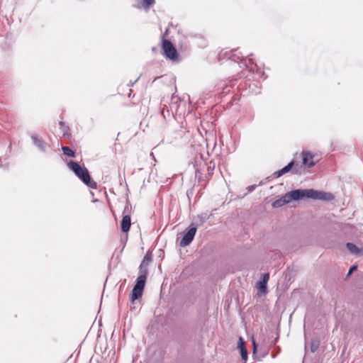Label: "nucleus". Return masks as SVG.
<instances>
[{
    "label": "nucleus",
    "instance_id": "f257e3e1",
    "mask_svg": "<svg viewBox=\"0 0 363 363\" xmlns=\"http://www.w3.org/2000/svg\"><path fill=\"white\" fill-rule=\"evenodd\" d=\"M333 196L330 193L318 191L313 189H297L286 193L281 198L272 203L273 208H279L291 201L303 199H313L318 201H330Z\"/></svg>",
    "mask_w": 363,
    "mask_h": 363
},
{
    "label": "nucleus",
    "instance_id": "f03ea898",
    "mask_svg": "<svg viewBox=\"0 0 363 363\" xmlns=\"http://www.w3.org/2000/svg\"><path fill=\"white\" fill-rule=\"evenodd\" d=\"M67 167L89 188L92 189L97 188L96 182L92 179L88 169L84 165H81L76 161L70 160L67 162Z\"/></svg>",
    "mask_w": 363,
    "mask_h": 363
},
{
    "label": "nucleus",
    "instance_id": "7ed1b4c3",
    "mask_svg": "<svg viewBox=\"0 0 363 363\" xmlns=\"http://www.w3.org/2000/svg\"><path fill=\"white\" fill-rule=\"evenodd\" d=\"M252 54L248 55L249 63H247L246 60L244 59L242 54L241 52H238V50H234L228 57V59L238 63L240 67H242V65L247 68L250 72H252V73L255 72L259 77L262 78L264 75V72L256 63L252 62Z\"/></svg>",
    "mask_w": 363,
    "mask_h": 363
},
{
    "label": "nucleus",
    "instance_id": "20e7f679",
    "mask_svg": "<svg viewBox=\"0 0 363 363\" xmlns=\"http://www.w3.org/2000/svg\"><path fill=\"white\" fill-rule=\"evenodd\" d=\"M162 47L163 55L167 59L172 61H175L179 59V53L169 40L162 39Z\"/></svg>",
    "mask_w": 363,
    "mask_h": 363
},
{
    "label": "nucleus",
    "instance_id": "39448f33",
    "mask_svg": "<svg viewBox=\"0 0 363 363\" xmlns=\"http://www.w3.org/2000/svg\"><path fill=\"white\" fill-rule=\"evenodd\" d=\"M197 231L196 226L191 223L183 232L182 238L179 242V246L184 247L189 245L193 241Z\"/></svg>",
    "mask_w": 363,
    "mask_h": 363
},
{
    "label": "nucleus",
    "instance_id": "423d86ee",
    "mask_svg": "<svg viewBox=\"0 0 363 363\" xmlns=\"http://www.w3.org/2000/svg\"><path fill=\"white\" fill-rule=\"evenodd\" d=\"M145 284L146 281H143L142 279H136V283L134 285L130 295V300L132 303H134L135 300H138L142 297Z\"/></svg>",
    "mask_w": 363,
    "mask_h": 363
},
{
    "label": "nucleus",
    "instance_id": "0eeeda50",
    "mask_svg": "<svg viewBox=\"0 0 363 363\" xmlns=\"http://www.w3.org/2000/svg\"><path fill=\"white\" fill-rule=\"evenodd\" d=\"M33 145L43 154H47L51 150V146L42 138L34 133L30 134Z\"/></svg>",
    "mask_w": 363,
    "mask_h": 363
},
{
    "label": "nucleus",
    "instance_id": "6e6552de",
    "mask_svg": "<svg viewBox=\"0 0 363 363\" xmlns=\"http://www.w3.org/2000/svg\"><path fill=\"white\" fill-rule=\"evenodd\" d=\"M128 208H129V206H128V201L124 208V210L123 212V216L122 220L121 222V229L123 233H128V231L130 230V228L131 225L130 216L128 214H125L126 212L128 211Z\"/></svg>",
    "mask_w": 363,
    "mask_h": 363
},
{
    "label": "nucleus",
    "instance_id": "1a4fd4ad",
    "mask_svg": "<svg viewBox=\"0 0 363 363\" xmlns=\"http://www.w3.org/2000/svg\"><path fill=\"white\" fill-rule=\"evenodd\" d=\"M282 169L286 173L291 172V174L296 175H301L303 172L302 167L294 160H292Z\"/></svg>",
    "mask_w": 363,
    "mask_h": 363
},
{
    "label": "nucleus",
    "instance_id": "9d476101",
    "mask_svg": "<svg viewBox=\"0 0 363 363\" xmlns=\"http://www.w3.org/2000/svg\"><path fill=\"white\" fill-rule=\"evenodd\" d=\"M302 164L308 168H312L315 165L313 161L314 155L309 151L303 150L301 152Z\"/></svg>",
    "mask_w": 363,
    "mask_h": 363
},
{
    "label": "nucleus",
    "instance_id": "9b49d317",
    "mask_svg": "<svg viewBox=\"0 0 363 363\" xmlns=\"http://www.w3.org/2000/svg\"><path fill=\"white\" fill-rule=\"evenodd\" d=\"M269 279V274L268 273H265L262 275V278L257 283V290L262 293L266 294L267 291V282Z\"/></svg>",
    "mask_w": 363,
    "mask_h": 363
},
{
    "label": "nucleus",
    "instance_id": "f8f14e48",
    "mask_svg": "<svg viewBox=\"0 0 363 363\" xmlns=\"http://www.w3.org/2000/svg\"><path fill=\"white\" fill-rule=\"evenodd\" d=\"M133 6L136 9L147 11L155 4V0H135Z\"/></svg>",
    "mask_w": 363,
    "mask_h": 363
},
{
    "label": "nucleus",
    "instance_id": "ddd939ff",
    "mask_svg": "<svg viewBox=\"0 0 363 363\" xmlns=\"http://www.w3.org/2000/svg\"><path fill=\"white\" fill-rule=\"evenodd\" d=\"M238 349L240 350L242 360L247 361L248 358V352L245 343L242 337H240L238 342Z\"/></svg>",
    "mask_w": 363,
    "mask_h": 363
},
{
    "label": "nucleus",
    "instance_id": "4468645a",
    "mask_svg": "<svg viewBox=\"0 0 363 363\" xmlns=\"http://www.w3.org/2000/svg\"><path fill=\"white\" fill-rule=\"evenodd\" d=\"M346 247L352 255L356 256L363 255V247H359L352 242H347Z\"/></svg>",
    "mask_w": 363,
    "mask_h": 363
},
{
    "label": "nucleus",
    "instance_id": "2eb2a0df",
    "mask_svg": "<svg viewBox=\"0 0 363 363\" xmlns=\"http://www.w3.org/2000/svg\"><path fill=\"white\" fill-rule=\"evenodd\" d=\"M148 266L149 264L141 262L139 266V275L137 277V279H142L143 281H146L148 274Z\"/></svg>",
    "mask_w": 363,
    "mask_h": 363
},
{
    "label": "nucleus",
    "instance_id": "dca6fc26",
    "mask_svg": "<svg viewBox=\"0 0 363 363\" xmlns=\"http://www.w3.org/2000/svg\"><path fill=\"white\" fill-rule=\"evenodd\" d=\"M320 345V340L317 338L312 339L310 342V350L311 352L314 353L316 352Z\"/></svg>",
    "mask_w": 363,
    "mask_h": 363
},
{
    "label": "nucleus",
    "instance_id": "f3484780",
    "mask_svg": "<svg viewBox=\"0 0 363 363\" xmlns=\"http://www.w3.org/2000/svg\"><path fill=\"white\" fill-rule=\"evenodd\" d=\"M62 150L64 155H65L68 157H75V156H76L75 152L72 149H71L69 147L62 146Z\"/></svg>",
    "mask_w": 363,
    "mask_h": 363
},
{
    "label": "nucleus",
    "instance_id": "a211bd4d",
    "mask_svg": "<svg viewBox=\"0 0 363 363\" xmlns=\"http://www.w3.org/2000/svg\"><path fill=\"white\" fill-rule=\"evenodd\" d=\"M152 252H147L145 257H143L142 262H143L144 263H147V264H150V262L152 261Z\"/></svg>",
    "mask_w": 363,
    "mask_h": 363
},
{
    "label": "nucleus",
    "instance_id": "6ab92c4d",
    "mask_svg": "<svg viewBox=\"0 0 363 363\" xmlns=\"http://www.w3.org/2000/svg\"><path fill=\"white\" fill-rule=\"evenodd\" d=\"M286 174L284 169L281 168V169L278 170V171H276L275 172L273 173V174L272 175V177H274L275 178H279L280 177H281L282 175Z\"/></svg>",
    "mask_w": 363,
    "mask_h": 363
},
{
    "label": "nucleus",
    "instance_id": "aec40b11",
    "mask_svg": "<svg viewBox=\"0 0 363 363\" xmlns=\"http://www.w3.org/2000/svg\"><path fill=\"white\" fill-rule=\"evenodd\" d=\"M358 266L357 264H352L347 274V277H350L353 272H356L357 270Z\"/></svg>",
    "mask_w": 363,
    "mask_h": 363
},
{
    "label": "nucleus",
    "instance_id": "412c9836",
    "mask_svg": "<svg viewBox=\"0 0 363 363\" xmlns=\"http://www.w3.org/2000/svg\"><path fill=\"white\" fill-rule=\"evenodd\" d=\"M252 356H254L257 351L258 345L253 337L252 338Z\"/></svg>",
    "mask_w": 363,
    "mask_h": 363
},
{
    "label": "nucleus",
    "instance_id": "4be33fe9",
    "mask_svg": "<svg viewBox=\"0 0 363 363\" xmlns=\"http://www.w3.org/2000/svg\"><path fill=\"white\" fill-rule=\"evenodd\" d=\"M260 354L262 357H264L268 354V350L267 349L260 348Z\"/></svg>",
    "mask_w": 363,
    "mask_h": 363
},
{
    "label": "nucleus",
    "instance_id": "5701e85b",
    "mask_svg": "<svg viewBox=\"0 0 363 363\" xmlns=\"http://www.w3.org/2000/svg\"><path fill=\"white\" fill-rule=\"evenodd\" d=\"M256 186H256L255 184L248 186L247 187V192H248V193H251V192H252V191L256 189Z\"/></svg>",
    "mask_w": 363,
    "mask_h": 363
},
{
    "label": "nucleus",
    "instance_id": "b1692460",
    "mask_svg": "<svg viewBox=\"0 0 363 363\" xmlns=\"http://www.w3.org/2000/svg\"><path fill=\"white\" fill-rule=\"evenodd\" d=\"M269 179H270V177H267V178H266V179H265L266 181H265V182H263V181L260 182V183L259 184V186H262L263 184H264L266 183V182H267V181H269Z\"/></svg>",
    "mask_w": 363,
    "mask_h": 363
},
{
    "label": "nucleus",
    "instance_id": "393cba45",
    "mask_svg": "<svg viewBox=\"0 0 363 363\" xmlns=\"http://www.w3.org/2000/svg\"><path fill=\"white\" fill-rule=\"evenodd\" d=\"M140 77H138L133 82H132L131 81L130 82L129 84H128V86H133L138 79H139Z\"/></svg>",
    "mask_w": 363,
    "mask_h": 363
},
{
    "label": "nucleus",
    "instance_id": "a878e982",
    "mask_svg": "<svg viewBox=\"0 0 363 363\" xmlns=\"http://www.w3.org/2000/svg\"><path fill=\"white\" fill-rule=\"evenodd\" d=\"M0 165L1 167H3V164H2V157H0Z\"/></svg>",
    "mask_w": 363,
    "mask_h": 363
},
{
    "label": "nucleus",
    "instance_id": "bb28decb",
    "mask_svg": "<svg viewBox=\"0 0 363 363\" xmlns=\"http://www.w3.org/2000/svg\"><path fill=\"white\" fill-rule=\"evenodd\" d=\"M272 358H274L276 357V354H272Z\"/></svg>",
    "mask_w": 363,
    "mask_h": 363
},
{
    "label": "nucleus",
    "instance_id": "cd10ccee",
    "mask_svg": "<svg viewBox=\"0 0 363 363\" xmlns=\"http://www.w3.org/2000/svg\"><path fill=\"white\" fill-rule=\"evenodd\" d=\"M60 125H64V123H63V122H60Z\"/></svg>",
    "mask_w": 363,
    "mask_h": 363
},
{
    "label": "nucleus",
    "instance_id": "c85d7f7f",
    "mask_svg": "<svg viewBox=\"0 0 363 363\" xmlns=\"http://www.w3.org/2000/svg\"><path fill=\"white\" fill-rule=\"evenodd\" d=\"M91 196H94V193L92 191H90Z\"/></svg>",
    "mask_w": 363,
    "mask_h": 363
},
{
    "label": "nucleus",
    "instance_id": "c756f323",
    "mask_svg": "<svg viewBox=\"0 0 363 363\" xmlns=\"http://www.w3.org/2000/svg\"><path fill=\"white\" fill-rule=\"evenodd\" d=\"M156 48H152V51H155Z\"/></svg>",
    "mask_w": 363,
    "mask_h": 363
},
{
    "label": "nucleus",
    "instance_id": "7c9ffc66",
    "mask_svg": "<svg viewBox=\"0 0 363 363\" xmlns=\"http://www.w3.org/2000/svg\"><path fill=\"white\" fill-rule=\"evenodd\" d=\"M158 78H159V77H155L153 82H155V81L156 79H157Z\"/></svg>",
    "mask_w": 363,
    "mask_h": 363
}]
</instances>
